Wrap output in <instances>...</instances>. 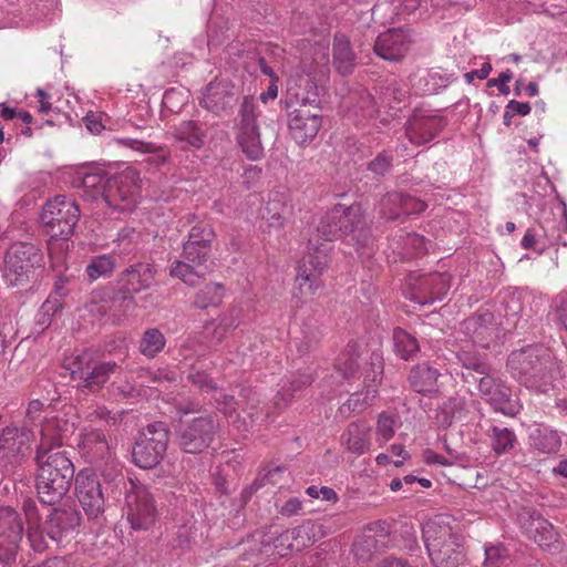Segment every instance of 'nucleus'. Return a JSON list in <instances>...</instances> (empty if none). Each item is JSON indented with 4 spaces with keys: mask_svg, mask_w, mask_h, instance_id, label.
I'll use <instances>...</instances> for the list:
<instances>
[{
    "mask_svg": "<svg viewBox=\"0 0 567 567\" xmlns=\"http://www.w3.org/2000/svg\"><path fill=\"white\" fill-rule=\"evenodd\" d=\"M79 218L80 208L76 202L65 195H58L43 206L40 220L51 237L48 251L52 267L63 266L68 246L65 241L74 234Z\"/></svg>",
    "mask_w": 567,
    "mask_h": 567,
    "instance_id": "nucleus-1",
    "label": "nucleus"
},
{
    "mask_svg": "<svg viewBox=\"0 0 567 567\" xmlns=\"http://www.w3.org/2000/svg\"><path fill=\"white\" fill-rule=\"evenodd\" d=\"M38 464L37 491L41 503L53 505L69 492L74 466L64 452L35 455Z\"/></svg>",
    "mask_w": 567,
    "mask_h": 567,
    "instance_id": "nucleus-2",
    "label": "nucleus"
},
{
    "mask_svg": "<svg viewBox=\"0 0 567 567\" xmlns=\"http://www.w3.org/2000/svg\"><path fill=\"white\" fill-rule=\"evenodd\" d=\"M423 539L435 567H457L464 559L462 537L450 518L437 516L423 525Z\"/></svg>",
    "mask_w": 567,
    "mask_h": 567,
    "instance_id": "nucleus-3",
    "label": "nucleus"
},
{
    "mask_svg": "<svg viewBox=\"0 0 567 567\" xmlns=\"http://www.w3.org/2000/svg\"><path fill=\"white\" fill-rule=\"evenodd\" d=\"M202 406L198 403L182 404L176 434L181 447L187 453H199L210 445L217 433V423L212 415H196Z\"/></svg>",
    "mask_w": 567,
    "mask_h": 567,
    "instance_id": "nucleus-4",
    "label": "nucleus"
},
{
    "mask_svg": "<svg viewBox=\"0 0 567 567\" xmlns=\"http://www.w3.org/2000/svg\"><path fill=\"white\" fill-rule=\"evenodd\" d=\"M41 250L27 243L13 244L6 254L3 278L8 286L22 287L28 284L35 268L42 266Z\"/></svg>",
    "mask_w": 567,
    "mask_h": 567,
    "instance_id": "nucleus-5",
    "label": "nucleus"
},
{
    "mask_svg": "<svg viewBox=\"0 0 567 567\" xmlns=\"http://www.w3.org/2000/svg\"><path fill=\"white\" fill-rule=\"evenodd\" d=\"M168 442V430L165 423L154 422L140 433L133 447V460L141 468H153L164 457Z\"/></svg>",
    "mask_w": 567,
    "mask_h": 567,
    "instance_id": "nucleus-6",
    "label": "nucleus"
},
{
    "mask_svg": "<svg viewBox=\"0 0 567 567\" xmlns=\"http://www.w3.org/2000/svg\"><path fill=\"white\" fill-rule=\"evenodd\" d=\"M258 115L256 101L245 96L236 123L237 140L243 152L252 161L260 158L264 152L257 124Z\"/></svg>",
    "mask_w": 567,
    "mask_h": 567,
    "instance_id": "nucleus-7",
    "label": "nucleus"
},
{
    "mask_svg": "<svg viewBox=\"0 0 567 567\" xmlns=\"http://www.w3.org/2000/svg\"><path fill=\"white\" fill-rule=\"evenodd\" d=\"M30 427H4L0 434V466L10 472L29 454L33 441Z\"/></svg>",
    "mask_w": 567,
    "mask_h": 567,
    "instance_id": "nucleus-8",
    "label": "nucleus"
},
{
    "mask_svg": "<svg viewBox=\"0 0 567 567\" xmlns=\"http://www.w3.org/2000/svg\"><path fill=\"white\" fill-rule=\"evenodd\" d=\"M140 175L134 168H126L109 179L106 203L120 210L135 206L140 195Z\"/></svg>",
    "mask_w": 567,
    "mask_h": 567,
    "instance_id": "nucleus-9",
    "label": "nucleus"
},
{
    "mask_svg": "<svg viewBox=\"0 0 567 567\" xmlns=\"http://www.w3.org/2000/svg\"><path fill=\"white\" fill-rule=\"evenodd\" d=\"M517 520L526 536L533 539L539 547L557 551L559 550V535L554 526L530 507H523Z\"/></svg>",
    "mask_w": 567,
    "mask_h": 567,
    "instance_id": "nucleus-10",
    "label": "nucleus"
},
{
    "mask_svg": "<svg viewBox=\"0 0 567 567\" xmlns=\"http://www.w3.org/2000/svg\"><path fill=\"white\" fill-rule=\"evenodd\" d=\"M327 249H316L305 256L297 269L296 285L301 297L313 296L321 287V275L328 267Z\"/></svg>",
    "mask_w": 567,
    "mask_h": 567,
    "instance_id": "nucleus-11",
    "label": "nucleus"
},
{
    "mask_svg": "<svg viewBox=\"0 0 567 567\" xmlns=\"http://www.w3.org/2000/svg\"><path fill=\"white\" fill-rule=\"evenodd\" d=\"M126 516L134 529H147L156 518V508L150 492L144 486L132 484L125 495Z\"/></svg>",
    "mask_w": 567,
    "mask_h": 567,
    "instance_id": "nucleus-12",
    "label": "nucleus"
},
{
    "mask_svg": "<svg viewBox=\"0 0 567 567\" xmlns=\"http://www.w3.org/2000/svg\"><path fill=\"white\" fill-rule=\"evenodd\" d=\"M23 530L20 514L13 508L0 507V560L4 564L14 561Z\"/></svg>",
    "mask_w": 567,
    "mask_h": 567,
    "instance_id": "nucleus-13",
    "label": "nucleus"
},
{
    "mask_svg": "<svg viewBox=\"0 0 567 567\" xmlns=\"http://www.w3.org/2000/svg\"><path fill=\"white\" fill-rule=\"evenodd\" d=\"M75 492L79 503L90 518H96L104 509V495L96 474L81 471L75 478Z\"/></svg>",
    "mask_w": 567,
    "mask_h": 567,
    "instance_id": "nucleus-14",
    "label": "nucleus"
},
{
    "mask_svg": "<svg viewBox=\"0 0 567 567\" xmlns=\"http://www.w3.org/2000/svg\"><path fill=\"white\" fill-rule=\"evenodd\" d=\"M238 99V91L227 79L216 78L204 89L199 104L209 112L220 115L230 110Z\"/></svg>",
    "mask_w": 567,
    "mask_h": 567,
    "instance_id": "nucleus-15",
    "label": "nucleus"
},
{
    "mask_svg": "<svg viewBox=\"0 0 567 567\" xmlns=\"http://www.w3.org/2000/svg\"><path fill=\"white\" fill-rule=\"evenodd\" d=\"M477 382L480 394L496 412L508 416L518 413L517 405L511 400L509 388L501 379L488 373L481 377Z\"/></svg>",
    "mask_w": 567,
    "mask_h": 567,
    "instance_id": "nucleus-16",
    "label": "nucleus"
},
{
    "mask_svg": "<svg viewBox=\"0 0 567 567\" xmlns=\"http://www.w3.org/2000/svg\"><path fill=\"white\" fill-rule=\"evenodd\" d=\"M412 42V34L409 30L389 29L378 35L373 50L381 59L396 62L405 56Z\"/></svg>",
    "mask_w": 567,
    "mask_h": 567,
    "instance_id": "nucleus-17",
    "label": "nucleus"
},
{
    "mask_svg": "<svg viewBox=\"0 0 567 567\" xmlns=\"http://www.w3.org/2000/svg\"><path fill=\"white\" fill-rule=\"evenodd\" d=\"M321 125L322 117L318 112L306 107H295L289 112V133L300 145L310 143L319 133Z\"/></svg>",
    "mask_w": 567,
    "mask_h": 567,
    "instance_id": "nucleus-18",
    "label": "nucleus"
},
{
    "mask_svg": "<svg viewBox=\"0 0 567 567\" xmlns=\"http://www.w3.org/2000/svg\"><path fill=\"white\" fill-rule=\"evenodd\" d=\"M534 374L529 375L526 386L535 389L538 392L546 393L554 388V382L560 377V368L553 359L547 349L539 348L537 352V363H534Z\"/></svg>",
    "mask_w": 567,
    "mask_h": 567,
    "instance_id": "nucleus-19",
    "label": "nucleus"
},
{
    "mask_svg": "<svg viewBox=\"0 0 567 567\" xmlns=\"http://www.w3.org/2000/svg\"><path fill=\"white\" fill-rule=\"evenodd\" d=\"M346 218L348 223L357 225L360 221V205L353 204L349 207L336 205L319 221L318 233L324 240H333L341 238V226L339 223Z\"/></svg>",
    "mask_w": 567,
    "mask_h": 567,
    "instance_id": "nucleus-20",
    "label": "nucleus"
},
{
    "mask_svg": "<svg viewBox=\"0 0 567 567\" xmlns=\"http://www.w3.org/2000/svg\"><path fill=\"white\" fill-rule=\"evenodd\" d=\"M412 299L420 305L433 303L441 300L450 290V276L447 274H427L423 275L416 284L413 285Z\"/></svg>",
    "mask_w": 567,
    "mask_h": 567,
    "instance_id": "nucleus-21",
    "label": "nucleus"
},
{
    "mask_svg": "<svg viewBox=\"0 0 567 567\" xmlns=\"http://www.w3.org/2000/svg\"><path fill=\"white\" fill-rule=\"evenodd\" d=\"M72 430L73 424L61 417L47 419L41 426V437L35 455H50L54 447H60L63 444L64 439Z\"/></svg>",
    "mask_w": 567,
    "mask_h": 567,
    "instance_id": "nucleus-22",
    "label": "nucleus"
},
{
    "mask_svg": "<svg viewBox=\"0 0 567 567\" xmlns=\"http://www.w3.org/2000/svg\"><path fill=\"white\" fill-rule=\"evenodd\" d=\"M446 125L440 115H414L406 124V136L413 144H424L434 138Z\"/></svg>",
    "mask_w": 567,
    "mask_h": 567,
    "instance_id": "nucleus-23",
    "label": "nucleus"
},
{
    "mask_svg": "<svg viewBox=\"0 0 567 567\" xmlns=\"http://www.w3.org/2000/svg\"><path fill=\"white\" fill-rule=\"evenodd\" d=\"M370 359L372 375L370 377V374H367L364 378V383L368 388L367 393L363 398L361 393H354L347 402L348 408L353 412H361L372 403L377 393L375 386L381 382V375L383 372L382 358L378 353H372Z\"/></svg>",
    "mask_w": 567,
    "mask_h": 567,
    "instance_id": "nucleus-24",
    "label": "nucleus"
},
{
    "mask_svg": "<svg viewBox=\"0 0 567 567\" xmlns=\"http://www.w3.org/2000/svg\"><path fill=\"white\" fill-rule=\"evenodd\" d=\"M80 524V515L73 508L53 509L45 522L49 537L58 544Z\"/></svg>",
    "mask_w": 567,
    "mask_h": 567,
    "instance_id": "nucleus-25",
    "label": "nucleus"
},
{
    "mask_svg": "<svg viewBox=\"0 0 567 567\" xmlns=\"http://www.w3.org/2000/svg\"><path fill=\"white\" fill-rule=\"evenodd\" d=\"M156 270L151 264L137 262L121 275V282L127 292L137 293L152 287Z\"/></svg>",
    "mask_w": 567,
    "mask_h": 567,
    "instance_id": "nucleus-26",
    "label": "nucleus"
},
{
    "mask_svg": "<svg viewBox=\"0 0 567 567\" xmlns=\"http://www.w3.org/2000/svg\"><path fill=\"white\" fill-rule=\"evenodd\" d=\"M528 444L538 454L551 455L560 451L563 442L557 430L545 424H537L528 434Z\"/></svg>",
    "mask_w": 567,
    "mask_h": 567,
    "instance_id": "nucleus-27",
    "label": "nucleus"
},
{
    "mask_svg": "<svg viewBox=\"0 0 567 567\" xmlns=\"http://www.w3.org/2000/svg\"><path fill=\"white\" fill-rule=\"evenodd\" d=\"M173 136L175 143L182 150H200L206 141V130L197 121H182L174 127Z\"/></svg>",
    "mask_w": 567,
    "mask_h": 567,
    "instance_id": "nucleus-28",
    "label": "nucleus"
},
{
    "mask_svg": "<svg viewBox=\"0 0 567 567\" xmlns=\"http://www.w3.org/2000/svg\"><path fill=\"white\" fill-rule=\"evenodd\" d=\"M462 329L475 344L486 348L494 333L493 315L484 312L472 316L463 321Z\"/></svg>",
    "mask_w": 567,
    "mask_h": 567,
    "instance_id": "nucleus-29",
    "label": "nucleus"
},
{
    "mask_svg": "<svg viewBox=\"0 0 567 567\" xmlns=\"http://www.w3.org/2000/svg\"><path fill=\"white\" fill-rule=\"evenodd\" d=\"M290 209L285 198L279 193H271L265 207L261 210V219L268 233L278 231L284 228Z\"/></svg>",
    "mask_w": 567,
    "mask_h": 567,
    "instance_id": "nucleus-30",
    "label": "nucleus"
},
{
    "mask_svg": "<svg viewBox=\"0 0 567 567\" xmlns=\"http://www.w3.org/2000/svg\"><path fill=\"white\" fill-rule=\"evenodd\" d=\"M79 447L82 454L95 462L104 458L110 451L109 442L100 429H84L80 433Z\"/></svg>",
    "mask_w": 567,
    "mask_h": 567,
    "instance_id": "nucleus-31",
    "label": "nucleus"
},
{
    "mask_svg": "<svg viewBox=\"0 0 567 567\" xmlns=\"http://www.w3.org/2000/svg\"><path fill=\"white\" fill-rule=\"evenodd\" d=\"M390 204H399L404 215L420 214L427 207L425 202L414 198L410 195H404L402 193H390L385 195L380 202V213L386 219H395L400 216L399 210H386V207Z\"/></svg>",
    "mask_w": 567,
    "mask_h": 567,
    "instance_id": "nucleus-32",
    "label": "nucleus"
},
{
    "mask_svg": "<svg viewBox=\"0 0 567 567\" xmlns=\"http://www.w3.org/2000/svg\"><path fill=\"white\" fill-rule=\"evenodd\" d=\"M118 365L113 361H91L81 380V385L92 392L99 391L114 374Z\"/></svg>",
    "mask_w": 567,
    "mask_h": 567,
    "instance_id": "nucleus-33",
    "label": "nucleus"
},
{
    "mask_svg": "<svg viewBox=\"0 0 567 567\" xmlns=\"http://www.w3.org/2000/svg\"><path fill=\"white\" fill-rule=\"evenodd\" d=\"M441 373L429 363H420L410 371L411 386L419 393L431 394L437 391V380Z\"/></svg>",
    "mask_w": 567,
    "mask_h": 567,
    "instance_id": "nucleus-34",
    "label": "nucleus"
},
{
    "mask_svg": "<svg viewBox=\"0 0 567 567\" xmlns=\"http://www.w3.org/2000/svg\"><path fill=\"white\" fill-rule=\"evenodd\" d=\"M539 347H528L513 352L508 358V367L522 383L526 385L529 375L534 374V363H537V352Z\"/></svg>",
    "mask_w": 567,
    "mask_h": 567,
    "instance_id": "nucleus-35",
    "label": "nucleus"
},
{
    "mask_svg": "<svg viewBox=\"0 0 567 567\" xmlns=\"http://www.w3.org/2000/svg\"><path fill=\"white\" fill-rule=\"evenodd\" d=\"M371 429L365 423H351L342 434L343 443L348 451L353 454L361 455L370 450Z\"/></svg>",
    "mask_w": 567,
    "mask_h": 567,
    "instance_id": "nucleus-36",
    "label": "nucleus"
},
{
    "mask_svg": "<svg viewBox=\"0 0 567 567\" xmlns=\"http://www.w3.org/2000/svg\"><path fill=\"white\" fill-rule=\"evenodd\" d=\"M333 65L341 75L350 74L355 66V54L350 41L343 34H337L333 41Z\"/></svg>",
    "mask_w": 567,
    "mask_h": 567,
    "instance_id": "nucleus-37",
    "label": "nucleus"
},
{
    "mask_svg": "<svg viewBox=\"0 0 567 567\" xmlns=\"http://www.w3.org/2000/svg\"><path fill=\"white\" fill-rule=\"evenodd\" d=\"M194 384L203 391H213L212 399L217 403L218 409L228 416L235 411L236 401L234 396L226 394L223 390L217 389L213 381L203 373L190 374L188 377Z\"/></svg>",
    "mask_w": 567,
    "mask_h": 567,
    "instance_id": "nucleus-38",
    "label": "nucleus"
},
{
    "mask_svg": "<svg viewBox=\"0 0 567 567\" xmlns=\"http://www.w3.org/2000/svg\"><path fill=\"white\" fill-rule=\"evenodd\" d=\"M360 358L359 344L357 342H349L336 359L334 369L337 373L346 380H351L359 371Z\"/></svg>",
    "mask_w": 567,
    "mask_h": 567,
    "instance_id": "nucleus-39",
    "label": "nucleus"
},
{
    "mask_svg": "<svg viewBox=\"0 0 567 567\" xmlns=\"http://www.w3.org/2000/svg\"><path fill=\"white\" fill-rule=\"evenodd\" d=\"M115 143L143 154H151L148 162L157 167L164 165L169 156V152L163 146L136 138H115Z\"/></svg>",
    "mask_w": 567,
    "mask_h": 567,
    "instance_id": "nucleus-40",
    "label": "nucleus"
},
{
    "mask_svg": "<svg viewBox=\"0 0 567 567\" xmlns=\"http://www.w3.org/2000/svg\"><path fill=\"white\" fill-rule=\"evenodd\" d=\"M326 532L321 524L308 520L296 528L286 529V535L284 538L287 540L289 537H297L296 549L299 550L323 538Z\"/></svg>",
    "mask_w": 567,
    "mask_h": 567,
    "instance_id": "nucleus-41",
    "label": "nucleus"
},
{
    "mask_svg": "<svg viewBox=\"0 0 567 567\" xmlns=\"http://www.w3.org/2000/svg\"><path fill=\"white\" fill-rule=\"evenodd\" d=\"M385 549L382 539H378L375 534L364 530V533L357 537L353 543L352 551L358 560L368 561L375 554Z\"/></svg>",
    "mask_w": 567,
    "mask_h": 567,
    "instance_id": "nucleus-42",
    "label": "nucleus"
},
{
    "mask_svg": "<svg viewBox=\"0 0 567 567\" xmlns=\"http://www.w3.org/2000/svg\"><path fill=\"white\" fill-rule=\"evenodd\" d=\"M487 435L491 439V447L497 455L509 453L517 444L515 432L508 427L493 425Z\"/></svg>",
    "mask_w": 567,
    "mask_h": 567,
    "instance_id": "nucleus-43",
    "label": "nucleus"
},
{
    "mask_svg": "<svg viewBox=\"0 0 567 567\" xmlns=\"http://www.w3.org/2000/svg\"><path fill=\"white\" fill-rule=\"evenodd\" d=\"M206 267H196L186 260H176L169 270L172 277L181 279L188 286H196L205 278Z\"/></svg>",
    "mask_w": 567,
    "mask_h": 567,
    "instance_id": "nucleus-44",
    "label": "nucleus"
},
{
    "mask_svg": "<svg viewBox=\"0 0 567 567\" xmlns=\"http://www.w3.org/2000/svg\"><path fill=\"white\" fill-rule=\"evenodd\" d=\"M106 173L99 167L93 168L91 172H87L82 177V186L91 198H96L97 196H102L106 202V188H109V179Z\"/></svg>",
    "mask_w": 567,
    "mask_h": 567,
    "instance_id": "nucleus-45",
    "label": "nucleus"
},
{
    "mask_svg": "<svg viewBox=\"0 0 567 567\" xmlns=\"http://www.w3.org/2000/svg\"><path fill=\"white\" fill-rule=\"evenodd\" d=\"M225 287L218 282H209L205 285L196 295L194 306L198 309H207L209 307H218L224 299Z\"/></svg>",
    "mask_w": 567,
    "mask_h": 567,
    "instance_id": "nucleus-46",
    "label": "nucleus"
},
{
    "mask_svg": "<svg viewBox=\"0 0 567 567\" xmlns=\"http://www.w3.org/2000/svg\"><path fill=\"white\" fill-rule=\"evenodd\" d=\"M116 266V261L112 255L104 254L91 258L86 265L85 271L91 281H95L102 277H110Z\"/></svg>",
    "mask_w": 567,
    "mask_h": 567,
    "instance_id": "nucleus-47",
    "label": "nucleus"
},
{
    "mask_svg": "<svg viewBox=\"0 0 567 567\" xmlns=\"http://www.w3.org/2000/svg\"><path fill=\"white\" fill-rule=\"evenodd\" d=\"M166 344L164 334L156 328L147 329L140 340V351L143 355L153 359Z\"/></svg>",
    "mask_w": 567,
    "mask_h": 567,
    "instance_id": "nucleus-48",
    "label": "nucleus"
},
{
    "mask_svg": "<svg viewBox=\"0 0 567 567\" xmlns=\"http://www.w3.org/2000/svg\"><path fill=\"white\" fill-rule=\"evenodd\" d=\"M393 341L396 353L403 360L412 359L420 350L416 338L401 328L394 329Z\"/></svg>",
    "mask_w": 567,
    "mask_h": 567,
    "instance_id": "nucleus-49",
    "label": "nucleus"
},
{
    "mask_svg": "<svg viewBox=\"0 0 567 567\" xmlns=\"http://www.w3.org/2000/svg\"><path fill=\"white\" fill-rule=\"evenodd\" d=\"M465 410V399L462 396H451L440 408L439 417L443 425H450L454 420L462 419Z\"/></svg>",
    "mask_w": 567,
    "mask_h": 567,
    "instance_id": "nucleus-50",
    "label": "nucleus"
},
{
    "mask_svg": "<svg viewBox=\"0 0 567 567\" xmlns=\"http://www.w3.org/2000/svg\"><path fill=\"white\" fill-rule=\"evenodd\" d=\"M398 420L394 415L382 412L378 415L375 433L379 446L386 444L395 434Z\"/></svg>",
    "mask_w": 567,
    "mask_h": 567,
    "instance_id": "nucleus-51",
    "label": "nucleus"
},
{
    "mask_svg": "<svg viewBox=\"0 0 567 567\" xmlns=\"http://www.w3.org/2000/svg\"><path fill=\"white\" fill-rule=\"evenodd\" d=\"M286 535V530L280 533L276 538L262 539L260 543L264 546V550L260 553H265L266 555L276 554L278 556H286L290 549L296 548L297 537H289L287 540L284 538Z\"/></svg>",
    "mask_w": 567,
    "mask_h": 567,
    "instance_id": "nucleus-52",
    "label": "nucleus"
},
{
    "mask_svg": "<svg viewBox=\"0 0 567 567\" xmlns=\"http://www.w3.org/2000/svg\"><path fill=\"white\" fill-rule=\"evenodd\" d=\"M92 357L89 352L83 351L76 355H71L64 360V368L70 371L72 380H82Z\"/></svg>",
    "mask_w": 567,
    "mask_h": 567,
    "instance_id": "nucleus-53",
    "label": "nucleus"
},
{
    "mask_svg": "<svg viewBox=\"0 0 567 567\" xmlns=\"http://www.w3.org/2000/svg\"><path fill=\"white\" fill-rule=\"evenodd\" d=\"M458 362L467 370H472L478 374L487 375L491 373V367L478 358L476 354H473L468 351H460L456 354Z\"/></svg>",
    "mask_w": 567,
    "mask_h": 567,
    "instance_id": "nucleus-54",
    "label": "nucleus"
},
{
    "mask_svg": "<svg viewBox=\"0 0 567 567\" xmlns=\"http://www.w3.org/2000/svg\"><path fill=\"white\" fill-rule=\"evenodd\" d=\"M509 560L506 548L499 545L485 547L483 567H507Z\"/></svg>",
    "mask_w": 567,
    "mask_h": 567,
    "instance_id": "nucleus-55",
    "label": "nucleus"
},
{
    "mask_svg": "<svg viewBox=\"0 0 567 567\" xmlns=\"http://www.w3.org/2000/svg\"><path fill=\"white\" fill-rule=\"evenodd\" d=\"M215 237V233L209 225H196L188 235L186 243H192L198 247L210 249V244Z\"/></svg>",
    "mask_w": 567,
    "mask_h": 567,
    "instance_id": "nucleus-56",
    "label": "nucleus"
},
{
    "mask_svg": "<svg viewBox=\"0 0 567 567\" xmlns=\"http://www.w3.org/2000/svg\"><path fill=\"white\" fill-rule=\"evenodd\" d=\"M339 225L341 226V238L346 239L348 243L358 241L359 238L364 236L365 229L362 207L360 206V221L357 225L348 223L346 218H342Z\"/></svg>",
    "mask_w": 567,
    "mask_h": 567,
    "instance_id": "nucleus-57",
    "label": "nucleus"
},
{
    "mask_svg": "<svg viewBox=\"0 0 567 567\" xmlns=\"http://www.w3.org/2000/svg\"><path fill=\"white\" fill-rule=\"evenodd\" d=\"M210 249L185 243L183 247L184 259L196 267H205Z\"/></svg>",
    "mask_w": 567,
    "mask_h": 567,
    "instance_id": "nucleus-58",
    "label": "nucleus"
},
{
    "mask_svg": "<svg viewBox=\"0 0 567 567\" xmlns=\"http://www.w3.org/2000/svg\"><path fill=\"white\" fill-rule=\"evenodd\" d=\"M392 156L386 152H382L372 159L368 168L377 175H384L391 167Z\"/></svg>",
    "mask_w": 567,
    "mask_h": 567,
    "instance_id": "nucleus-59",
    "label": "nucleus"
},
{
    "mask_svg": "<svg viewBox=\"0 0 567 567\" xmlns=\"http://www.w3.org/2000/svg\"><path fill=\"white\" fill-rule=\"evenodd\" d=\"M137 236L138 235L135 231V229L125 228V229H121L118 231L116 240L118 243V246H123V251H127L130 254L135 250V246L134 247H130V246L135 244V239Z\"/></svg>",
    "mask_w": 567,
    "mask_h": 567,
    "instance_id": "nucleus-60",
    "label": "nucleus"
},
{
    "mask_svg": "<svg viewBox=\"0 0 567 567\" xmlns=\"http://www.w3.org/2000/svg\"><path fill=\"white\" fill-rule=\"evenodd\" d=\"M416 81L413 84L416 92L420 94H432L435 92L434 85H430L433 75L429 72H422L415 76Z\"/></svg>",
    "mask_w": 567,
    "mask_h": 567,
    "instance_id": "nucleus-61",
    "label": "nucleus"
},
{
    "mask_svg": "<svg viewBox=\"0 0 567 567\" xmlns=\"http://www.w3.org/2000/svg\"><path fill=\"white\" fill-rule=\"evenodd\" d=\"M513 73L507 70L505 72H502L497 79H489L487 82V85L489 87L496 86L501 94L508 95L511 90L508 86V82L512 80Z\"/></svg>",
    "mask_w": 567,
    "mask_h": 567,
    "instance_id": "nucleus-62",
    "label": "nucleus"
},
{
    "mask_svg": "<svg viewBox=\"0 0 567 567\" xmlns=\"http://www.w3.org/2000/svg\"><path fill=\"white\" fill-rule=\"evenodd\" d=\"M365 530L371 532L372 534H375L377 538L382 539V544L386 547V543L389 540V535H390V526L386 522L378 520V522L371 523Z\"/></svg>",
    "mask_w": 567,
    "mask_h": 567,
    "instance_id": "nucleus-63",
    "label": "nucleus"
},
{
    "mask_svg": "<svg viewBox=\"0 0 567 567\" xmlns=\"http://www.w3.org/2000/svg\"><path fill=\"white\" fill-rule=\"evenodd\" d=\"M112 388L123 398H132L136 394L135 385L127 381L116 379L112 382Z\"/></svg>",
    "mask_w": 567,
    "mask_h": 567,
    "instance_id": "nucleus-64",
    "label": "nucleus"
}]
</instances>
